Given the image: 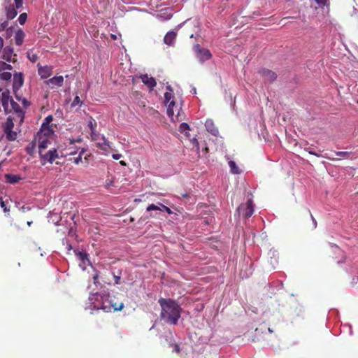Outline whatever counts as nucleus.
Returning a JSON list of instances; mask_svg holds the SVG:
<instances>
[{"label": "nucleus", "mask_w": 358, "mask_h": 358, "mask_svg": "<svg viewBox=\"0 0 358 358\" xmlns=\"http://www.w3.org/2000/svg\"><path fill=\"white\" fill-rule=\"evenodd\" d=\"M159 206H156L155 204H150L147 207V211H151V210H160V211H166L168 214H172L173 211L165 205L159 203Z\"/></svg>", "instance_id": "obj_15"}, {"label": "nucleus", "mask_w": 358, "mask_h": 358, "mask_svg": "<svg viewBox=\"0 0 358 358\" xmlns=\"http://www.w3.org/2000/svg\"><path fill=\"white\" fill-rule=\"evenodd\" d=\"M357 102H358V101H357Z\"/></svg>", "instance_id": "obj_54"}, {"label": "nucleus", "mask_w": 358, "mask_h": 358, "mask_svg": "<svg viewBox=\"0 0 358 358\" xmlns=\"http://www.w3.org/2000/svg\"><path fill=\"white\" fill-rule=\"evenodd\" d=\"M15 4L16 6V8H20L22 6L23 0H15Z\"/></svg>", "instance_id": "obj_37"}, {"label": "nucleus", "mask_w": 358, "mask_h": 358, "mask_svg": "<svg viewBox=\"0 0 358 358\" xmlns=\"http://www.w3.org/2000/svg\"><path fill=\"white\" fill-rule=\"evenodd\" d=\"M84 150L82 149L81 152L79 153V155L77 157L73 158V162L76 164H78L80 162H82V155L83 154Z\"/></svg>", "instance_id": "obj_33"}, {"label": "nucleus", "mask_w": 358, "mask_h": 358, "mask_svg": "<svg viewBox=\"0 0 358 358\" xmlns=\"http://www.w3.org/2000/svg\"><path fill=\"white\" fill-rule=\"evenodd\" d=\"M88 127L90 128V131L95 130L97 126L96 122L95 120L92 118V117H90V120L88 122Z\"/></svg>", "instance_id": "obj_28"}, {"label": "nucleus", "mask_w": 358, "mask_h": 358, "mask_svg": "<svg viewBox=\"0 0 358 358\" xmlns=\"http://www.w3.org/2000/svg\"><path fill=\"white\" fill-rule=\"evenodd\" d=\"M229 166L231 169V172L234 174H239L241 173V171L235 162L234 161H229Z\"/></svg>", "instance_id": "obj_25"}, {"label": "nucleus", "mask_w": 358, "mask_h": 358, "mask_svg": "<svg viewBox=\"0 0 358 358\" xmlns=\"http://www.w3.org/2000/svg\"><path fill=\"white\" fill-rule=\"evenodd\" d=\"M27 57L32 62H36L38 59V56L36 54L32 52H27Z\"/></svg>", "instance_id": "obj_30"}, {"label": "nucleus", "mask_w": 358, "mask_h": 358, "mask_svg": "<svg viewBox=\"0 0 358 358\" xmlns=\"http://www.w3.org/2000/svg\"><path fill=\"white\" fill-rule=\"evenodd\" d=\"M254 213V206L252 203V201L251 199H249L247 201L246 207L245 208V212L243 213V215L245 218H249L252 216V215Z\"/></svg>", "instance_id": "obj_21"}, {"label": "nucleus", "mask_w": 358, "mask_h": 358, "mask_svg": "<svg viewBox=\"0 0 358 358\" xmlns=\"http://www.w3.org/2000/svg\"><path fill=\"white\" fill-rule=\"evenodd\" d=\"M177 36V32L175 31H169L164 38V42L171 46L175 43V41Z\"/></svg>", "instance_id": "obj_17"}, {"label": "nucleus", "mask_w": 358, "mask_h": 358, "mask_svg": "<svg viewBox=\"0 0 358 358\" xmlns=\"http://www.w3.org/2000/svg\"><path fill=\"white\" fill-rule=\"evenodd\" d=\"M335 154L339 158H346V159L352 158L351 157L352 152H350L338 151V152H335Z\"/></svg>", "instance_id": "obj_26"}, {"label": "nucleus", "mask_w": 358, "mask_h": 358, "mask_svg": "<svg viewBox=\"0 0 358 358\" xmlns=\"http://www.w3.org/2000/svg\"><path fill=\"white\" fill-rule=\"evenodd\" d=\"M64 82V78L62 76H55L47 81L49 85L61 87Z\"/></svg>", "instance_id": "obj_20"}, {"label": "nucleus", "mask_w": 358, "mask_h": 358, "mask_svg": "<svg viewBox=\"0 0 358 358\" xmlns=\"http://www.w3.org/2000/svg\"><path fill=\"white\" fill-rule=\"evenodd\" d=\"M114 278H115V284H116V285L120 284V276L114 275Z\"/></svg>", "instance_id": "obj_43"}, {"label": "nucleus", "mask_w": 358, "mask_h": 358, "mask_svg": "<svg viewBox=\"0 0 358 358\" xmlns=\"http://www.w3.org/2000/svg\"><path fill=\"white\" fill-rule=\"evenodd\" d=\"M32 222H27V224L30 226Z\"/></svg>", "instance_id": "obj_51"}, {"label": "nucleus", "mask_w": 358, "mask_h": 358, "mask_svg": "<svg viewBox=\"0 0 358 358\" xmlns=\"http://www.w3.org/2000/svg\"><path fill=\"white\" fill-rule=\"evenodd\" d=\"M115 300L116 298L115 296H111L108 293H104L102 310L106 313L122 310L124 303L122 302H117Z\"/></svg>", "instance_id": "obj_4"}, {"label": "nucleus", "mask_w": 358, "mask_h": 358, "mask_svg": "<svg viewBox=\"0 0 358 358\" xmlns=\"http://www.w3.org/2000/svg\"><path fill=\"white\" fill-rule=\"evenodd\" d=\"M1 208H3V210H4L5 212H6V211H8V210L7 209L6 206L5 205V203H4V202H3V201H1Z\"/></svg>", "instance_id": "obj_44"}, {"label": "nucleus", "mask_w": 358, "mask_h": 358, "mask_svg": "<svg viewBox=\"0 0 358 358\" xmlns=\"http://www.w3.org/2000/svg\"><path fill=\"white\" fill-rule=\"evenodd\" d=\"M158 303L162 308L161 320L171 325L177 324L182 311L180 305L173 299L164 298L159 299Z\"/></svg>", "instance_id": "obj_1"}, {"label": "nucleus", "mask_w": 358, "mask_h": 358, "mask_svg": "<svg viewBox=\"0 0 358 358\" xmlns=\"http://www.w3.org/2000/svg\"><path fill=\"white\" fill-rule=\"evenodd\" d=\"M189 129H190L189 125L187 123L183 122V123L180 124V127H179V131L181 133H183L186 131L189 130Z\"/></svg>", "instance_id": "obj_31"}, {"label": "nucleus", "mask_w": 358, "mask_h": 358, "mask_svg": "<svg viewBox=\"0 0 358 358\" xmlns=\"http://www.w3.org/2000/svg\"><path fill=\"white\" fill-rule=\"evenodd\" d=\"M81 102H80V97L78 96H76V97L74 98L72 103H71V106H76L78 104H80Z\"/></svg>", "instance_id": "obj_34"}, {"label": "nucleus", "mask_w": 358, "mask_h": 358, "mask_svg": "<svg viewBox=\"0 0 358 358\" xmlns=\"http://www.w3.org/2000/svg\"><path fill=\"white\" fill-rule=\"evenodd\" d=\"M8 24V22L7 21H4L3 22L0 24V32L4 31Z\"/></svg>", "instance_id": "obj_36"}, {"label": "nucleus", "mask_w": 358, "mask_h": 358, "mask_svg": "<svg viewBox=\"0 0 358 358\" xmlns=\"http://www.w3.org/2000/svg\"><path fill=\"white\" fill-rule=\"evenodd\" d=\"M193 37H194V34H190V38H193Z\"/></svg>", "instance_id": "obj_53"}, {"label": "nucleus", "mask_w": 358, "mask_h": 358, "mask_svg": "<svg viewBox=\"0 0 358 358\" xmlns=\"http://www.w3.org/2000/svg\"><path fill=\"white\" fill-rule=\"evenodd\" d=\"M11 73L10 72H2L0 73V78L3 80H9L11 78Z\"/></svg>", "instance_id": "obj_29"}, {"label": "nucleus", "mask_w": 358, "mask_h": 358, "mask_svg": "<svg viewBox=\"0 0 358 358\" xmlns=\"http://www.w3.org/2000/svg\"><path fill=\"white\" fill-rule=\"evenodd\" d=\"M309 154L319 157V155L317 154H316L315 152H314L313 151H309Z\"/></svg>", "instance_id": "obj_47"}, {"label": "nucleus", "mask_w": 358, "mask_h": 358, "mask_svg": "<svg viewBox=\"0 0 358 358\" xmlns=\"http://www.w3.org/2000/svg\"><path fill=\"white\" fill-rule=\"evenodd\" d=\"M2 57L7 62H15L17 61V55L14 54L13 48L10 46H7L3 49Z\"/></svg>", "instance_id": "obj_10"}, {"label": "nucleus", "mask_w": 358, "mask_h": 358, "mask_svg": "<svg viewBox=\"0 0 358 358\" xmlns=\"http://www.w3.org/2000/svg\"><path fill=\"white\" fill-rule=\"evenodd\" d=\"M98 279H99V274L96 273L93 276V280H94V283L95 285H97L99 284V282Z\"/></svg>", "instance_id": "obj_40"}, {"label": "nucleus", "mask_w": 358, "mask_h": 358, "mask_svg": "<svg viewBox=\"0 0 358 358\" xmlns=\"http://www.w3.org/2000/svg\"><path fill=\"white\" fill-rule=\"evenodd\" d=\"M104 293H94L89 296V303L92 310H102Z\"/></svg>", "instance_id": "obj_7"}, {"label": "nucleus", "mask_w": 358, "mask_h": 358, "mask_svg": "<svg viewBox=\"0 0 358 358\" xmlns=\"http://www.w3.org/2000/svg\"><path fill=\"white\" fill-rule=\"evenodd\" d=\"M206 130L213 136H217L219 134L218 129L215 125L212 120H207L205 122Z\"/></svg>", "instance_id": "obj_18"}, {"label": "nucleus", "mask_w": 358, "mask_h": 358, "mask_svg": "<svg viewBox=\"0 0 358 358\" xmlns=\"http://www.w3.org/2000/svg\"><path fill=\"white\" fill-rule=\"evenodd\" d=\"M24 83L23 75L22 73H15L13 76V89L14 92L20 89Z\"/></svg>", "instance_id": "obj_14"}, {"label": "nucleus", "mask_w": 358, "mask_h": 358, "mask_svg": "<svg viewBox=\"0 0 358 358\" xmlns=\"http://www.w3.org/2000/svg\"><path fill=\"white\" fill-rule=\"evenodd\" d=\"M80 258L83 260L85 257H87L86 254H83L80 252Z\"/></svg>", "instance_id": "obj_46"}, {"label": "nucleus", "mask_w": 358, "mask_h": 358, "mask_svg": "<svg viewBox=\"0 0 358 358\" xmlns=\"http://www.w3.org/2000/svg\"><path fill=\"white\" fill-rule=\"evenodd\" d=\"M166 90L168 92L164 93V100L166 105H167V114L173 121H180L182 120L180 118L181 108L176 105L172 87L169 85L166 87Z\"/></svg>", "instance_id": "obj_2"}, {"label": "nucleus", "mask_w": 358, "mask_h": 358, "mask_svg": "<svg viewBox=\"0 0 358 358\" xmlns=\"http://www.w3.org/2000/svg\"><path fill=\"white\" fill-rule=\"evenodd\" d=\"M90 136L92 140H96L97 138L98 134L96 132V129L91 131Z\"/></svg>", "instance_id": "obj_39"}, {"label": "nucleus", "mask_w": 358, "mask_h": 358, "mask_svg": "<svg viewBox=\"0 0 358 358\" xmlns=\"http://www.w3.org/2000/svg\"><path fill=\"white\" fill-rule=\"evenodd\" d=\"M3 133L6 138L9 141H15L17 138V134L16 131H13L14 127L13 118L9 116L6 121L3 124Z\"/></svg>", "instance_id": "obj_6"}, {"label": "nucleus", "mask_w": 358, "mask_h": 358, "mask_svg": "<svg viewBox=\"0 0 358 358\" xmlns=\"http://www.w3.org/2000/svg\"><path fill=\"white\" fill-rule=\"evenodd\" d=\"M193 50L196 57L202 62L210 59L212 57L210 50L206 48H201L199 44L194 45Z\"/></svg>", "instance_id": "obj_8"}, {"label": "nucleus", "mask_w": 358, "mask_h": 358, "mask_svg": "<svg viewBox=\"0 0 358 358\" xmlns=\"http://www.w3.org/2000/svg\"><path fill=\"white\" fill-rule=\"evenodd\" d=\"M13 69L10 64H8L3 61H0V72L5 70H11Z\"/></svg>", "instance_id": "obj_27"}, {"label": "nucleus", "mask_w": 358, "mask_h": 358, "mask_svg": "<svg viewBox=\"0 0 358 358\" xmlns=\"http://www.w3.org/2000/svg\"><path fill=\"white\" fill-rule=\"evenodd\" d=\"M37 66L38 73L43 79L48 78L52 73V68L50 66H42L40 64H38Z\"/></svg>", "instance_id": "obj_13"}, {"label": "nucleus", "mask_w": 358, "mask_h": 358, "mask_svg": "<svg viewBox=\"0 0 358 358\" xmlns=\"http://www.w3.org/2000/svg\"><path fill=\"white\" fill-rule=\"evenodd\" d=\"M173 351L174 352H176L178 354H179L180 352V346L178 344H176V343L173 344Z\"/></svg>", "instance_id": "obj_41"}, {"label": "nucleus", "mask_w": 358, "mask_h": 358, "mask_svg": "<svg viewBox=\"0 0 358 358\" xmlns=\"http://www.w3.org/2000/svg\"><path fill=\"white\" fill-rule=\"evenodd\" d=\"M39 158L42 165H45L47 163L52 164L54 161L59 158L57 150L55 148L40 149L38 150Z\"/></svg>", "instance_id": "obj_5"}, {"label": "nucleus", "mask_w": 358, "mask_h": 358, "mask_svg": "<svg viewBox=\"0 0 358 358\" xmlns=\"http://www.w3.org/2000/svg\"><path fill=\"white\" fill-rule=\"evenodd\" d=\"M27 19V13H24L20 15L18 21L20 24H24Z\"/></svg>", "instance_id": "obj_32"}, {"label": "nucleus", "mask_w": 358, "mask_h": 358, "mask_svg": "<svg viewBox=\"0 0 358 358\" xmlns=\"http://www.w3.org/2000/svg\"><path fill=\"white\" fill-rule=\"evenodd\" d=\"M0 103L3 107V110L6 113H8V105H10V102L13 100V98L10 95V92L8 90H6L3 91V90L0 87Z\"/></svg>", "instance_id": "obj_9"}, {"label": "nucleus", "mask_w": 358, "mask_h": 358, "mask_svg": "<svg viewBox=\"0 0 358 358\" xmlns=\"http://www.w3.org/2000/svg\"><path fill=\"white\" fill-rule=\"evenodd\" d=\"M191 143L193 145V146L196 148L197 150H199V143L196 138H193L191 140Z\"/></svg>", "instance_id": "obj_35"}, {"label": "nucleus", "mask_w": 358, "mask_h": 358, "mask_svg": "<svg viewBox=\"0 0 358 358\" xmlns=\"http://www.w3.org/2000/svg\"><path fill=\"white\" fill-rule=\"evenodd\" d=\"M120 164L122 166H126V165H127L126 162H125L124 161H122V160L120 162Z\"/></svg>", "instance_id": "obj_48"}, {"label": "nucleus", "mask_w": 358, "mask_h": 358, "mask_svg": "<svg viewBox=\"0 0 358 358\" xmlns=\"http://www.w3.org/2000/svg\"><path fill=\"white\" fill-rule=\"evenodd\" d=\"M6 181L10 184H14L17 182L20 178L17 175L13 174H6Z\"/></svg>", "instance_id": "obj_24"}, {"label": "nucleus", "mask_w": 358, "mask_h": 358, "mask_svg": "<svg viewBox=\"0 0 358 358\" xmlns=\"http://www.w3.org/2000/svg\"><path fill=\"white\" fill-rule=\"evenodd\" d=\"M17 9L16 6H13L12 4L6 7V13L8 20H12L17 15Z\"/></svg>", "instance_id": "obj_19"}, {"label": "nucleus", "mask_w": 358, "mask_h": 358, "mask_svg": "<svg viewBox=\"0 0 358 358\" xmlns=\"http://www.w3.org/2000/svg\"><path fill=\"white\" fill-rule=\"evenodd\" d=\"M80 141H81V138H78L77 140H71V139H70V143L71 144H73L76 142H80Z\"/></svg>", "instance_id": "obj_45"}, {"label": "nucleus", "mask_w": 358, "mask_h": 358, "mask_svg": "<svg viewBox=\"0 0 358 358\" xmlns=\"http://www.w3.org/2000/svg\"><path fill=\"white\" fill-rule=\"evenodd\" d=\"M259 73L264 79L265 81L268 82H273L277 78V75L275 72L266 69H260L259 71Z\"/></svg>", "instance_id": "obj_11"}, {"label": "nucleus", "mask_w": 358, "mask_h": 358, "mask_svg": "<svg viewBox=\"0 0 358 358\" xmlns=\"http://www.w3.org/2000/svg\"><path fill=\"white\" fill-rule=\"evenodd\" d=\"M327 159H331V160H334L335 158L334 157H326Z\"/></svg>", "instance_id": "obj_50"}, {"label": "nucleus", "mask_w": 358, "mask_h": 358, "mask_svg": "<svg viewBox=\"0 0 358 358\" xmlns=\"http://www.w3.org/2000/svg\"><path fill=\"white\" fill-rule=\"evenodd\" d=\"M23 103H24V105H27V101L24 99L23 100Z\"/></svg>", "instance_id": "obj_49"}, {"label": "nucleus", "mask_w": 358, "mask_h": 358, "mask_svg": "<svg viewBox=\"0 0 358 358\" xmlns=\"http://www.w3.org/2000/svg\"><path fill=\"white\" fill-rule=\"evenodd\" d=\"M112 157H113V159H114L115 160H118V159H120L122 157V155H120V154H113L112 155Z\"/></svg>", "instance_id": "obj_42"}, {"label": "nucleus", "mask_w": 358, "mask_h": 358, "mask_svg": "<svg viewBox=\"0 0 358 358\" xmlns=\"http://www.w3.org/2000/svg\"><path fill=\"white\" fill-rule=\"evenodd\" d=\"M315 2L320 6H324L327 4L328 0H315Z\"/></svg>", "instance_id": "obj_38"}, {"label": "nucleus", "mask_w": 358, "mask_h": 358, "mask_svg": "<svg viewBox=\"0 0 358 358\" xmlns=\"http://www.w3.org/2000/svg\"><path fill=\"white\" fill-rule=\"evenodd\" d=\"M52 120H53V118H52V115L47 116L45 118L44 122H43L40 129H47L48 130H53L52 129L51 126L50 125V124L52 122Z\"/></svg>", "instance_id": "obj_23"}, {"label": "nucleus", "mask_w": 358, "mask_h": 358, "mask_svg": "<svg viewBox=\"0 0 358 358\" xmlns=\"http://www.w3.org/2000/svg\"><path fill=\"white\" fill-rule=\"evenodd\" d=\"M74 154H76V152H71L69 153V155H74Z\"/></svg>", "instance_id": "obj_52"}, {"label": "nucleus", "mask_w": 358, "mask_h": 358, "mask_svg": "<svg viewBox=\"0 0 358 358\" xmlns=\"http://www.w3.org/2000/svg\"><path fill=\"white\" fill-rule=\"evenodd\" d=\"M54 136V131L48 130L47 129H40L34 138V141L38 142V148L40 149L48 148L51 145V140Z\"/></svg>", "instance_id": "obj_3"}, {"label": "nucleus", "mask_w": 358, "mask_h": 358, "mask_svg": "<svg viewBox=\"0 0 358 358\" xmlns=\"http://www.w3.org/2000/svg\"><path fill=\"white\" fill-rule=\"evenodd\" d=\"M140 78L141 81L150 89H152L157 85L155 79L153 77H150L148 74L141 75Z\"/></svg>", "instance_id": "obj_16"}, {"label": "nucleus", "mask_w": 358, "mask_h": 358, "mask_svg": "<svg viewBox=\"0 0 358 358\" xmlns=\"http://www.w3.org/2000/svg\"><path fill=\"white\" fill-rule=\"evenodd\" d=\"M8 109L9 110H8V113L14 112L17 115L18 117H20L21 121L23 120L24 113L22 110L20 105L14 100L10 102V105H8Z\"/></svg>", "instance_id": "obj_12"}, {"label": "nucleus", "mask_w": 358, "mask_h": 358, "mask_svg": "<svg viewBox=\"0 0 358 358\" xmlns=\"http://www.w3.org/2000/svg\"><path fill=\"white\" fill-rule=\"evenodd\" d=\"M25 34L24 32L22 29H18L15 36V41L17 45H21L23 43Z\"/></svg>", "instance_id": "obj_22"}]
</instances>
